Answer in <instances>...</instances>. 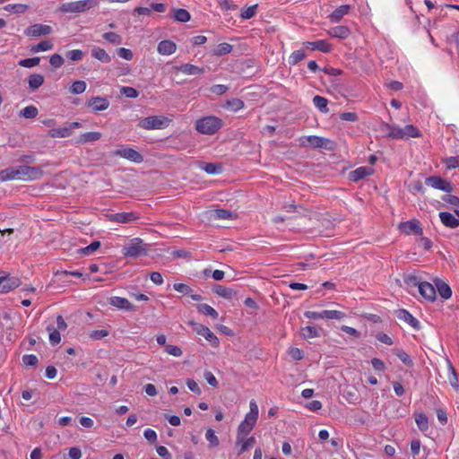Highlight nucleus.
<instances>
[{
    "instance_id": "1",
    "label": "nucleus",
    "mask_w": 459,
    "mask_h": 459,
    "mask_svg": "<svg viewBox=\"0 0 459 459\" xmlns=\"http://www.w3.org/2000/svg\"><path fill=\"white\" fill-rule=\"evenodd\" d=\"M43 176V170L39 167L18 166L10 167L0 171V181L8 180H37Z\"/></svg>"
},
{
    "instance_id": "2",
    "label": "nucleus",
    "mask_w": 459,
    "mask_h": 459,
    "mask_svg": "<svg viewBox=\"0 0 459 459\" xmlns=\"http://www.w3.org/2000/svg\"><path fill=\"white\" fill-rule=\"evenodd\" d=\"M257 419L258 406L255 402L251 401L249 412L246 415L244 420L238 427L236 446H238L240 441H243V438H245L251 432L256 423Z\"/></svg>"
},
{
    "instance_id": "3",
    "label": "nucleus",
    "mask_w": 459,
    "mask_h": 459,
    "mask_svg": "<svg viewBox=\"0 0 459 459\" xmlns=\"http://www.w3.org/2000/svg\"><path fill=\"white\" fill-rule=\"evenodd\" d=\"M98 4L99 0H80L62 4L59 6V11L64 13H80L94 8Z\"/></svg>"
},
{
    "instance_id": "4",
    "label": "nucleus",
    "mask_w": 459,
    "mask_h": 459,
    "mask_svg": "<svg viewBox=\"0 0 459 459\" xmlns=\"http://www.w3.org/2000/svg\"><path fill=\"white\" fill-rule=\"evenodd\" d=\"M222 126V121L217 117L209 116L196 121L195 129L204 134H213Z\"/></svg>"
},
{
    "instance_id": "5",
    "label": "nucleus",
    "mask_w": 459,
    "mask_h": 459,
    "mask_svg": "<svg viewBox=\"0 0 459 459\" xmlns=\"http://www.w3.org/2000/svg\"><path fill=\"white\" fill-rule=\"evenodd\" d=\"M148 245L143 244V239L135 238L129 246L123 248V255L129 257H138L147 255Z\"/></svg>"
},
{
    "instance_id": "6",
    "label": "nucleus",
    "mask_w": 459,
    "mask_h": 459,
    "mask_svg": "<svg viewBox=\"0 0 459 459\" xmlns=\"http://www.w3.org/2000/svg\"><path fill=\"white\" fill-rule=\"evenodd\" d=\"M188 325L193 327V330L199 335H202L208 341L212 346L218 347L219 339L218 337L205 325L196 323L195 321H189Z\"/></svg>"
},
{
    "instance_id": "7",
    "label": "nucleus",
    "mask_w": 459,
    "mask_h": 459,
    "mask_svg": "<svg viewBox=\"0 0 459 459\" xmlns=\"http://www.w3.org/2000/svg\"><path fill=\"white\" fill-rule=\"evenodd\" d=\"M113 153L134 163H142L143 161V156L139 152L125 145H121Z\"/></svg>"
},
{
    "instance_id": "8",
    "label": "nucleus",
    "mask_w": 459,
    "mask_h": 459,
    "mask_svg": "<svg viewBox=\"0 0 459 459\" xmlns=\"http://www.w3.org/2000/svg\"><path fill=\"white\" fill-rule=\"evenodd\" d=\"M168 122V118L163 116H151L140 121L139 126L146 130L161 129Z\"/></svg>"
},
{
    "instance_id": "9",
    "label": "nucleus",
    "mask_w": 459,
    "mask_h": 459,
    "mask_svg": "<svg viewBox=\"0 0 459 459\" xmlns=\"http://www.w3.org/2000/svg\"><path fill=\"white\" fill-rule=\"evenodd\" d=\"M425 183L435 189H438L446 193H451L453 191L451 183L439 176H430L426 178Z\"/></svg>"
},
{
    "instance_id": "10",
    "label": "nucleus",
    "mask_w": 459,
    "mask_h": 459,
    "mask_svg": "<svg viewBox=\"0 0 459 459\" xmlns=\"http://www.w3.org/2000/svg\"><path fill=\"white\" fill-rule=\"evenodd\" d=\"M398 229L406 235L414 234L417 236H421L423 233L422 228L417 220H411L401 222L398 225Z\"/></svg>"
},
{
    "instance_id": "11",
    "label": "nucleus",
    "mask_w": 459,
    "mask_h": 459,
    "mask_svg": "<svg viewBox=\"0 0 459 459\" xmlns=\"http://www.w3.org/2000/svg\"><path fill=\"white\" fill-rule=\"evenodd\" d=\"M108 218L112 222L129 223L131 221L138 220L139 216L137 213H135L134 212H130L111 213V214L108 215Z\"/></svg>"
},
{
    "instance_id": "12",
    "label": "nucleus",
    "mask_w": 459,
    "mask_h": 459,
    "mask_svg": "<svg viewBox=\"0 0 459 459\" xmlns=\"http://www.w3.org/2000/svg\"><path fill=\"white\" fill-rule=\"evenodd\" d=\"M395 316L410 325L413 329L420 330V322L406 309H397L394 311Z\"/></svg>"
},
{
    "instance_id": "13",
    "label": "nucleus",
    "mask_w": 459,
    "mask_h": 459,
    "mask_svg": "<svg viewBox=\"0 0 459 459\" xmlns=\"http://www.w3.org/2000/svg\"><path fill=\"white\" fill-rule=\"evenodd\" d=\"M51 31H52V28L50 26L37 23V24H33V25L30 26L26 30L25 33H26V35L30 36V37H39V36L48 35L51 33Z\"/></svg>"
},
{
    "instance_id": "14",
    "label": "nucleus",
    "mask_w": 459,
    "mask_h": 459,
    "mask_svg": "<svg viewBox=\"0 0 459 459\" xmlns=\"http://www.w3.org/2000/svg\"><path fill=\"white\" fill-rule=\"evenodd\" d=\"M21 281L16 277L3 276L0 277V293L8 292L19 287Z\"/></svg>"
},
{
    "instance_id": "15",
    "label": "nucleus",
    "mask_w": 459,
    "mask_h": 459,
    "mask_svg": "<svg viewBox=\"0 0 459 459\" xmlns=\"http://www.w3.org/2000/svg\"><path fill=\"white\" fill-rule=\"evenodd\" d=\"M419 291L420 295L429 301L436 300V287L430 284L429 282L423 281L419 284Z\"/></svg>"
},
{
    "instance_id": "16",
    "label": "nucleus",
    "mask_w": 459,
    "mask_h": 459,
    "mask_svg": "<svg viewBox=\"0 0 459 459\" xmlns=\"http://www.w3.org/2000/svg\"><path fill=\"white\" fill-rule=\"evenodd\" d=\"M374 172L373 169L370 167H359L349 174V179L353 182H358L359 180L365 178L368 176L372 175Z\"/></svg>"
},
{
    "instance_id": "17",
    "label": "nucleus",
    "mask_w": 459,
    "mask_h": 459,
    "mask_svg": "<svg viewBox=\"0 0 459 459\" xmlns=\"http://www.w3.org/2000/svg\"><path fill=\"white\" fill-rule=\"evenodd\" d=\"M381 129L386 133V136L392 139L404 138V130L401 127L384 123Z\"/></svg>"
},
{
    "instance_id": "18",
    "label": "nucleus",
    "mask_w": 459,
    "mask_h": 459,
    "mask_svg": "<svg viewBox=\"0 0 459 459\" xmlns=\"http://www.w3.org/2000/svg\"><path fill=\"white\" fill-rule=\"evenodd\" d=\"M87 106L92 108L94 111H103L109 107V101L103 97H92L88 100Z\"/></svg>"
},
{
    "instance_id": "19",
    "label": "nucleus",
    "mask_w": 459,
    "mask_h": 459,
    "mask_svg": "<svg viewBox=\"0 0 459 459\" xmlns=\"http://www.w3.org/2000/svg\"><path fill=\"white\" fill-rule=\"evenodd\" d=\"M108 303L119 309L131 311L134 309V305L126 298L122 297H111L108 299Z\"/></svg>"
},
{
    "instance_id": "20",
    "label": "nucleus",
    "mask_w": 459,
    "mask_h": 459,
    "mask_svg": "<svg viewBox=\"0 0 459 459\" xmlns=\"http://www.w3.org/2000/svg\"><path fill=\"white\" fill-rule=\"evenodd\" d=\"M304 46L311 50H319L323 53H328L332 49V46L324 39L316 41H306L304 42Z\"/></svg>"
},
{
    "instance_id": "21",
    "label": "nucleus",
    "mask_w": 459,
    "mask_h": 459,
    "mask_svg": "<svg viewBox=\"0 0 459 459\" xmlns=\"http://www.w3.org/2000/svg\"><path fill=\"white\" fill-rule=\"evenodd\" d=\"M436 290L438 292L440 297L444 299H448L452 296V290L450 286L443 280L437 278L434 280Z\"/></svg>"
},
{
    "instance_id": "22",
    "label": "nucleus",
    "mask_w": 459,
    "mask_h": 459,
    "mask_svg": "<svg viewBox=\"0 0 459 459\" xmlns=\"http://www.w3.org/2000/svg\"><path fill=\"white\" fill-rule=\"evenodd\" d=\"M307 142L314 148L331 149L333 144L331 140L316 135L308 136Z\"/></svg>"
},
{
    "instance_id": "23",
    "label": "nucleus",
    "mask_w": 459,
    "mask_h": 459,
    "mask_svg": "<svg viewBox=\"0 0 459 459\" xmlns=\"http://www.w3.org/2000/svg\"><path fill=\"white\" fill-rule=\"evenodd\" d=\"M439 218L441 222L447 228L456 229L459 227V219L448 212H440Z\"/></svg>"
},
{
    "instance_id": "24",
    "label": "nucleus",
    "mask_w": 459,
    "mask_h": 459,
    "mask_svg": "<svg viewBox=\"0 0 459 459\" xmlns=\"http://www.w3.org/2000/svg\"><path fill=\"white\" fill-rule=\"evenodd\" d=\"M175 69L188 75H201L205 73V69L204 67H199L191 64H184L180 66H176Z\"/></svg>"
},
{
    "instance_id": "25",
    "label": "nucleus",
    "mask_w": 459,
    "mask_h": 459,
    "mask_svg": "<svg viewBox=\"0 0 459 459\" xmlns=\"http://www.w3.org/2000/svg\"><path fill=\"white\" fill-rule=\"evenodd\" d=\"M300 333L304 339L317 338L323 333V329L316 325H307L300 329Z\"/></svg>"
},
{
    "instance_id": "26",
    "label": "nucleus",
    "mask_w": 459,
    "mask_h": 459,
    "mask_svg": "<svg viewBox=\"0 0 459 459\" xmlns=\"http://www.w3.org/2000/svg\"><path fill=\"white\" fill-rule=\"evenodd\" d=\"M177 49L176 44L169 39H165L160 41L158 44L157 50L160 55H171Z\"/></svg>"
},
{
    "instance_id": "27",
    "label": "nucleus",
    "mask_w": 459,
    "mask_h": 459,
    "mask_svg": "<svg viewBox=\"0 0 459 459\" xmlns=\"http://www.w3.org/2000/svg\"><path fill=\"white\" fill-rule=\"evenodd\" d=\"M212 290L218 296L227 299H232L233 298H235L237 294V292L233 289L225 287L223 285H215Z\"/></svg>"
},
{
    "instance_id": "28",
    "label": "nucleus",
    "mask_w": 459,
    "mask_h": 459,
    "mask_svg": "<svg viewBox=\"0 0 459 459\" xmlns=\"http://www.w3.org/2000/svg\"><path fill=\"white\" fill-rule=\"evenodd\" d=\"M101 137V133L100 132H88L81 134L77 140L75 141V143L77 144H84L87 143H93L98 140H100Z\"/></svg>"
},
{
    "instance_id": "29",
    "label": "nucleus",
    "mask_w": 459,
    "mask_h": 459,
    "mask_svg": "<svg viewBox=\"0 0 459 459\" xmlns=\"http://www.w3.org/2000/svg\"><path fill=\"white\" fill-rule=\"evenodd\" d=\"M351 10L350 4H343L336 8L330 15L329 19L332 22H340L342 17L349 13Z\"/></svg>"
},
{
    "instance_id": "30",
    "label": "nucleus",
    "mask_w": 459,
    "mask_h": 459,
    "mask_svg": "<svg viewBox=\"0 0 459 459\" xmlns=\"http://www.w3.org/2000/svg\"><path fill=\"white\" fill-rule=\"evenodd\" d=\"M45 82L44 76L40 74H33L28 78L29 88L31 91H35Z\"/></svg>"
},
{
    "instance_id": "31",
    "label": "nucleus",
    "mask_w": 459,
    "mask_h": 459,
    "mask_svg": "<svg viewBox=\"0 0 459 459\" xmlns=\"http://www.w3.org/2000/svg\"><path fill=\"white\" fill-rule=\"evenodd\" d=\"M48 134L52 138H65L72 134L68 124L66 126L49 130Z\"/></svg>"
},
{
    "instance_id": "32",
    "label": "nucleus",
    "mask_w": 459,
    "mask_h": 459,
    "mask_svg": "<svg viewBox=\"0 0 459 459\" xmlns=\"http://www.w3.org/2000/svg\"><path fill=\"white\" fill-rule=\"evenodd\" d=\"M196 308L199 313L204 314L205 316H209L213 319H217L219 316L218 312L208 304H197Z\"/></svg>"
},
{
    "instance_id": "33",
    "label": "nucleus",
    "mask_w": 459,
    "mask_h": 459,
    "mask_svg": "<svg viewBox=\"0 0 459 459\" xmlns=\"http://www.w3.org/2000/svg\"><path fill=\"white\" fill-rule=\"evenodd\" d=\"M91 56L94 58H96L103 63L111 62V57L108 56V54L106 52L105 49L100 48H97V47L93 48L91 49Z\"/></svg>"
},
{
    "instance_id": "34",
    "label": "nucleus",
    "mask_w": 459,
    "mask_h": 459,
    "mask_svg": "<svg viewBox=\"0 0 459 459\" xmlns=\"http://www.w3.org/2000/svg\"><path fill=\"white\" fill-rule=\"evenodd\" d=\"M351 31L347 26H336L330 30V35L334 38L346 39Z\"/></svg>"
},
{
    "instance_id": "35",
    "label": "nucleus",
    "mask_w": 459,
    "mask_h": 459,
    "mask_svg": "<svg viewBox=\"0 0 459 459\" xmlns=\"http://www.w3.org/2000/svg\"><path fill=\"white\" fill-rule=\"evenodd\" d=\"M313 104L322 112V113H328L329 108L327 107L328 100L325 97L316 95L313 98Z\"/></svg>"
},
{
    "instance_id": "36",
    "label": "nucleus",
    "mask_w": 459,
    "mask_h": 459,
    "mask_svg": "<svg viewBox=\"0 0 459 459\" xmlns=\"http://www.w3.org/2000/svg\"><path fill=\"white\" fill-rule=\"evenodd\" d=\"M243 107H244V102L240 99H238V98L229 100L223 105L224 108L229 109L230 111H238V110L243 108Z\"/></svg>"
},
{
    "instance_id": "37",
    "label": "nucleus",
    "mask_w": 459,
    "mask_h": 459,
    "mask_svg": "<svg viewBox=\"0 0 459 459\" xmlns=\"http://www.w3.org/2000/svg\"><path fill=\"white\" fill-rule=\"evenodd\" d=\"M393 352L394 355H396L402 360V362L404 365H406L408 367L413 366V360L403 350L395 348L393 350Z\"/></svg>"
},
{
    "instance_id": "38",
    "label": "nucleus",
    "mask_w": 459,
    "mask_h": 459,
    "mask_svg": "<svg viewBox=\"0 0 459 459\" xmlns=\"http://www.w3.org/2000/svg\"><path fill=\"white\" fill-rule=\"evenodd\" d=\"M173 18L177 22H186L190 20L191 15L187 10L183 9V8H178L174 11Z\"/></svg>"
},
{
    "instance_id": "39",
    "label": "nucleus",
    "mask_w": 459,
    "mask_h": 459,
    "mask_svg": "<svg viewBox=\"0 0 459 459\" xmlns=\"http://www.w3.org/2000/svg\"><path fill=\"white\" fill-rule=\"evenodd\" d=\"M232 49H233L232 45L229 44L227 42H223V43L219 44L213 49V55L218 56H224L226 54L230 53L232 51Z\"/></svg>"
},
{
    "instance_id": "40",
    "label": "nucleus",
    "mask_w": 459,
    "mask_h": 459,
    "mask_svg": "<svg viewBox=\"0 0 459 459\" xmlns=\"http://www.w3.org/2000/svg\"><path fill=\"white\" fill-rule=\"evenodd\" d=\"M202 169H204L207 174L214 175L219 174L222 171V166L221 164L215 163H204L201 166Z\"/></svg>"
},
{
    "instance_id": "41",
    "label": "nucleus",
    "mask_w": 459,
    "mask_h": 459,
    "mask_svg": "<svg viewBox=\"0 0 459 459\" xmlns=\"http://www.w3.org/2000/svg\"><path fill=\"white\" fill-rule=\"evenodd\" d=\"M54 47L50 40H43L37 45L31 47L30 51L32 53H38L40 51H47L52 49Z\"/></svg>"
},
{
    "instance_id": "42",
    "label": "nucleus",
    "mask_w": 459,
    "mask_h": 459,
    "mask_svg": "<svg viewBox=\"0 0 459 459\" xmlns=\"http://www.w3.org/2000/svg\"><path fill=\"white\" fill-rule=\"evenodd\" d=\"M38 108L35 106H27L23 109L21 110L20 116L24 118H35L38 116Z\"/></svg>"
},
{
    "instance_id": "43",
    "label": "nucleus",
    "mask_w": 459,
    "mask_h": 459,
    "mask_svg": "<svg viewBox=\"0 0 459 459\" xmlns=\"http://www.w3.org/2000/svg\"><path fill=\"white\" fill-rule=\"evenodd\" d=\"M415 421L420 430L424 432L429 429V420L424 413L416 414Z\"/></svg>"
},
{
    "instance_id": "44",
    "label": "nucleus",
    "mask_w": 459,
    "mask_h": 459,
    "mask_svg": "<svg viewBox=\"0 0 459 459\" xmlns=\"http://www.w3.org/2000/svg\"><path fill=\"white\" fill-rule=\"evenodd\" d=\"M100 245L101 244L100 241H98V240L93 241L89 246L80 248L78 250V253L82 255H89L92 254L93 252H95L96 250H98L100 247Z\"/></svg>"
},
{
    "instance_id": "45",
    "label": "nucleus",
    "mask_w": 459,
    "mask_h": 459,
    "mask_svg": "<svg viewBox=\"0 0 459 459\" xmlns=\"http://www.w3.org/2000/svg\"><path fill=\"white\" fill-rule=\"evenodd\" d=\"M306 56L307 54L303 49L294 51L289 57V63L290 65H295L299 61L305 59Z\"/></svg>"
},
{
    "instance_id": "46",
    "label": "nucleus",
    "mask_w": 459,
    "mask_h": 459,
    "mask_svg": "<svg viewBox=\"0 0 459 459\" xmlns=\"http://www.w3.org/2000/svg\"><path fill=\"white\" fill-rule=\"evenodd\" d=\"M205 437L209 442V448H213L220 445L219 438L215 435V432L213 429H208L205 433Z\"/></svg>"
},
{
    "instance_id": "47",
    "label": "nucleus",
    "mask_w": 459,
    "mask_h": 459,
    "mask_svg": "<svg viewBox=\"0 0 459 459\" xmlns=\"http://www.w3.org/2000/svg\"><path fill=\"white\" fill-rule=\"evenodd\" d=\"M255 443V438L254 437H250L247 439H246V437L243 438V441H240V443L238 444V446H240V449H239L238 455H241L244 452H246L247 450H248L249 448L253 447Z\"/></svg>"
},
{
    "instance_id": "48",
    "label": "nucleus",
    "mask_w": 459,
    "mask_h": 459,
    "mask_svg": "<svg viewBox=\"0 0 459 459\" xmlns=\"http://www.w3.org/2000/svg\"><path fill=\"white\" fill-rule=\"evenodd\" d=\"M323 316H325V319L342 320L346 316V315L345 313L339 310H324Z\"/></svg>"
},
{
    "instance_id": "49",
    "label": "nucleus",
    "mask_w": 459,
    "mask_h": 459,
    "mask_svg": "<svg viewBox=\"0 0 459 459\" xmlns=\"http://www.w3.org/2000/svg\"><path fill=\"white\" fill-rule=\"evenodd\" d=\"M47 330L49 332V342L51 344H58L61 341V335L58 330L54 329L53 326H48Z\"/></svg>"
},
{
    "instance_id": "50",
    "label": "nucleus",
    "mask_w": 459,
    "mask_h": 459,
    "mask_svg": "<svg viewBox=\"0 0 459 459\" xmlns=\"http://www.w3.org/2000/svg\"><path fill=\"white\" fill-rule=\"evenodd\" d=\"M86 90V82L84 81H75L70 87V91L73 94H81Z\"/></svg>"
},
{
    "instance_id": "51",
    "label": "nucleus",
    "mask_w": 459,
    "mask_h": 459,
    "mask_svg": "<svg viewBox=\"0 0 459 459\" xmlns=\"http://www.w3.org/2000/svg\"><path fill=\"white\" fill-rule=\"evenodd\" d=\"M102 37L107 41H108L112 44H115V45L122 44V37L116 32H106L103 34Z\"/></svg>"
},
{
    "instance_id": "52",
    "label": "nucleus",
    "mask_w": 459,
    "mask_h": 459,
    "mask_svg": "<svg viewBox=\"0 0 459 459\" xmlns=\"http://www.w3.org/2000/svg\"><path fill=\"white\" fill-rule=\"evenodd\" d=\"M4 9L7 12H13L15 13H22L28 9V6L26 4H13L5 5L4 7Z\"/></svg>"
},
{
    "instance_id": "53",
    "label": "nucleus",
    "mask_w": 459,
    "mask_h": 459,
    "mask_svg": "<svg viewBox=\"0 0 459 459\" xmlns=\"http://www.w3.org/2000/svg\"><path fill=\"white\" fill-rule=\"evenodd\" d=\"M39 62H40L39 57H31V58L22 59L19 61L18 64L20 66L26 67V68H31V67L38 65L39 64Z\"/></svg>"
},
{
    "instance_id": "54",
    "label": "nucleus",
    "mask_w": 459,
    "mask_h": 459,
    "mask_svg": "<svg viewBox=\"0 0 459 459\" xmlns=\"http://www.w3.org/2000/svg\"><path fill=\"white\" fill-rule=\"evenodd\" d=\"M214 218L218 220H229L233 219V214L229 210L217 209L214 211Z\"/></svg>"
},
{
    "instance_id": "55",
    "label": "nucleus",
    "mask_w": 459,
    "mask_h": 459,
    "mask_svg": "<svg viewBox=\"0 0 459 459\" xmlns=\"http://www.w3.org/2000/svg\"><path fill=\"white\" fill-rule=\"evenodd\" d=\"M120 93L125 95L126 97L131 98V99H134L139 96L138 91L135 90L134 88L129 87V86H123L120 89Z\"/></svg>"
},
{
    "instance_id": "56",
    "label": "nucleus",
    "mask_w": 459,
    "mask_h": 459,
    "mask_svg": "<svg viewBox=\"0 0 459 459\" xmlns=\"http://www.w3.org/2000/svg\"><path fill=\"white\" fill-rule=\"evenodd\" d=\"M403 129L404 130V138L407 137V136H410V137H419V136H420V130L417 127H415L414 126H412V125H407Z\"/></svg>"
},
{
    "instance_id": "57",
    "label": "nucleus",
    "mask_w": 459,
    "mask_h": 459,
    "mask_svg": "<svg viewBox=\"0 0 459 459\" xmlns=\"http://www.w3.org/2000/svg\"><path fill=\"white\" fill-rule=\"evenodd\" d=\"M257 4L251 5L242 11L240 16L242 19L248 20L251 19L253 16H255L256 12Z\"/></svg>"
},
{
    "instance_id": "58",
    "label": "nucleus",
    "mask_w": 459,
    "mask_h": 459,
    "mask_svg": "<svg viewBox=\"0 0 459 459\" xmlns=\"http://www.w3.org/2000/svg\"><path fill=\"white\" fill-rule=\"evenodd\" d=\"M66 57L72 61H80L83 57V52L80 49H74L66 53Z\"/></svg>"
},
{
    "instance_id": "59",
    "label": "nucleus",
    "mask_w": 459,
    "mask_h": 459,
    "mask_svg": "<svg viewBox=\"0 0 459 459\" xmlns=\"http://www.w3.org/2000/svg\"><path fill=\"white\" fill-rule=\"evenodd\" d=\"M173 288L175 290L183 293L184 295H189L193 292V290L185 283H175Z\"/></svg>"
},
{
    "instance_id": "60",
    "label": "nucleus",
    "mask_w": 459,
    "mask_h": 459,
    "mask_svg": "<svg viewBox=\"0 0 459 459\" xmlns=\"http://www.w3.org/2000/svg\"><path fill=\"white\" fill-rule=\"evenodd\" d=\"M64 62V58L59 54H54L49 59L50 65L55 68L61 67Z\"/></svg>"
},
{
    "instance_id": "61",
    "label": "nucleus",
    "mask_w": 459,
    "mask_h": 459,
    "mask_svg": "<svg viewBox=\"0 0 459 459\" xmlns=\"http://www.w3.org/2000/svg\"><path fill=\"white\" fill-rule=\"evenodd\" d=\"M22 362L26 365V366H32V367H35L37 366L39 360H38V358L36 355H33V354H26V355H23L22 357Z\"/></svg>"
},
{
    "instance_id": "62",
    "label": "nucleus",
    "mask_w": 459,
    "mask_h": 459,
    "mask_svg": "<svg viewBox=\"0 0 459 459\" xmlns=\"http://www.w3.org/2000/svg\"><path fill=\"white\" fill-rule=\"evenodd\" d=\"M165 351L169 353V355L175 356V357H180L182 355V351L178 346L168 344L165 345Z\"/></svg>"
},
{
    "instance_id": "63",
    "label": "nucleus",
    "mask_w": 459,
    "mask_h": 459,
    "mask_svg": "<svg viewBox=\"0 0 459 459\" xmlns=\"http://www.w3.org/2000/svg\"><path fill=\"white\" fill-rule=\"evenodd\" d=\"M446 166L448 169L459 167V157H448L445 160Z\"/></svg>"
},
{
    "instance_id": "64",
    "label": "nucleus",
    "mask_w": 459,
    "mask_h": 459,
    "mask_svg": "<svg viewBox=\"0 0 459 459\" xmlns=\"http://www.w3.org/2000/svg\"><path fill=\"white\" fill-rule=\"evenodd\" d=\"M443 201L446 203L459 207V197L453 195H446L443 197Z\"/></svg>"
}]
</instances>
